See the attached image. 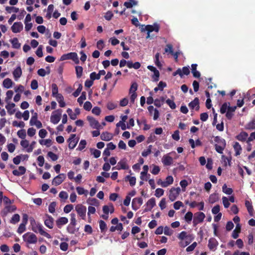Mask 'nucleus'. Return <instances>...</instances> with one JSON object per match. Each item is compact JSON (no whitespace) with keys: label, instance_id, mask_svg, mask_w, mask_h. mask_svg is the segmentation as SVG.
Returning a JSON list of instances; mask_svg holds the SVG:
<instances>
[{"label":"nucleus","instance_id":"4d7b16f0","mask_svg":"<svg viewBox=\"0 0 255 255\" xmlns=\"http://www.w3.org/2000/svg\"><path fill=\"white\" fill-rule=\"evenodd\" d=\"M17 134L19 138L23 139L25 138L26 136L25 130L24 129L19 130L17 131Z\"/></svg>","mask_w":255,"mask_h":255},{"label":"nucleus","instance_id":"774afa93","mask_svg":"<svg viewBox=\"0 0 255 255\" xmlns=\"http://www.w3.org/2000/svg\"><path fill=\"white\" fill-rule=\"evenodd\" d=\"M83 107L85 110L89 111L91 110L92 105L90 102L87 101L84 103Z\"/></svg>","mask_w":255,"mask_h":255},{"label":"nucleus","instance_id":"79ce46f5","mask_svg":"<svg viewBox=\"0 0 255 255\" xmlns=\"http://www.w3.org/2000/svg\"><path fill=\"white\" fill-rule=\"evenodd\" d=\"M86 99V93L83 92L81 95L78 98L77 102L79 103L80 105H81L83 103V101Z\"/></svg>","mask_w":255,"mask_h":255},{"label":"nucleus","instance_id":"680f3d73","mask_svg":"<svg viewBox=\"0 0 255 255\" xmlns=\"http://www.w3.org/2000/svg\"><path fill=\"white\" fill-rule=\"evenodd\" d=\"M71 219L70 224L73 226H75L76 225V216L74 213L70 214Z\"/></svg>","mask_w":255,"mask_h":255},{"label":"nucleus","instance_id":"72a5a7b5","mask_svg":"<svg viewBox=\"0 0 255 255\" xmlns=\"http://www.w3.org/2000/svg\"><path fill=\"white\" fill-rule=\"evenodd\" d=\"M75 71L77 78H81L82 75L83 71L82 67L80 66H76L75 67Z\"/></svg>","mask_w":255,"mask_h":255},{"label":"nucleus","instance_id":"864d4df0","mask_svg":"<svg viewBox=\"0 0 255 255\" xmlns=\"http://www.w3.org/2000/svg\"><path fill=\"white\" fill-rule=\"evenodd\" d=\"M76 190L79 195L85 194L86 195L88 193L87 190H85L84 188L81 187H76Z\"/></svg>","mask_w":255,"mask_h":255},{"label":"nucleus","instance_id":"a18cd8bd","mask_svg":"<svg viewBox=\"0 0 255 255\" xmlns=\"http://www.w3.org/2000/svg\"><path fill=\"white\" fill-rule=\"evenodd\" d=\"M56 206V202H51L48 207V211L50 213H54L55 211V207Z\"/></svg>","mask_w":255,"mask_h":255},{"label":"nucleus","instance_id":"4c0bfd02","mask_svg":"<svg viewBox=\"0 0 255 255\" xmlns=\"http://www.w3.org/2000/svg\"><path fill=\"white\" fill-rule=\"evenodd\" d=\"M193 213L189 211L185 214L184 219L188 223H190L193 219Z\"/></svg>","mask_w":255,"mask_h":255},{"label":"nucleus","instance_id":"c03bdc74","mask_svg":"<svg viewBox=\"0 0 255 255\" xmlns=\"http://www.w3.org/2000/svg\"><path fill=\"white\" fill-rule=\"evenodd\" d=\"M86 144H87V142H86V140L82 139L80 141L79 146L77 149L78 150H80V151L82 150L83 149H84L85 148Z\"/></svg>","mask_w":255,"mask_h":255},{"label":"nucleus","instance_id":"9b49d317","mask_svg":"<svg viewBox=\"0 0 255 255\" xmlns=\"http://www.w3.org/2000/svg\"><path fill=\"white\" fill-rule=\"evenodd\" d=\"M117 169V170H121V169H128L129 166L127 164V159L126 158H123L121 159L119 162H118L117 166L113 167L112 169Z\"/></svg>","mask_w":255,"mask_h":255},{"label":"nucleus","instance_id":"3c124183","mask_svg":"<svg viewBox=\"0 0 255 255\" xmlns=\"http://www.w3.org/2000/svg\"><path fill=\"white\" fill-rule=\"evenodd\" d=\"M47 155L54 161L57 160L58 158V155L52 151H49L47 153Z\"/></svg>","mask_w":255,"mask_h":255},{"label":"nucleus","instance_id":"c9c22d12","mask_svg":"<svg viewBox=\"0 0 255 255\" xmlns=\"http://www.w3.org/2000/svg\"><path fill=\"white\" fill-rule=\"evenodd\" d=\"M99 223L101 232L102 233H105L107 229L106 223L104 221L101 220L99 221Z\"/></svg>","mask_w":255,"mask_h":255},{"label":"nucleus","instance_id":"e2e57ef3","mask_svg":"<svg viewBox=\"0 0 255 255\" xmlns=\"http://www.w3.org/2000/svg\"><path fill=\"white\" fill-rule=\"evenodd\" d=\"M37 113H34L33 115H32L30 120L29 124L30 126H33V123L37 122Z\"/></svg>","mask_w":255,"mask_h":255},{"label":"nucleus","instance_id":"a878e982","mask_svg":"<svg viewBox=\"0 0 255 255\" xmlns=\"http://www.w3.org/2000/svg\"><path fill=\"white\" fill-rule=\"evenodd\" d=\"M234 149L235 151V156H237L241 153L242 148L241 145L238 142H235L233 145Z\"/></svg>","mask_w":255,"mask_h":255},{"label":"nucleus","instance_id":"2eb2a0df","mask_svg":"<svg viewBox=\"0 0 255 255\" xmlns=\"http://www.w3.org/2000/svg\"><path fill=\"white\" fill-rule=\"evenodd\" d=\"M155 205L156 202L155 198L153 197L150 198L146 203V207L144 209V212L150 211Z\"/></svg>","mask_w":255,"mask_h":255},{"label":"nucleus","instance_id":"f257e3e1","mask_svg":"<svg viewBox=\"0 0 255 255\" xmlns=\"http://www.w3.org/2000/svg\"><path fill=\"white\" fill-rule=\"evenodd\" d=\"M214 141L216 143L215 144L216 151L219 153H223L226 146V140L219 136H216L214 137Z\"/></svg>","mask_w":255,"mask_h":255},{"label":"nucleus","instance_id":"052dcab7","mask_svg":"<svg viewBox=\"0 0 255 255\" xmlns=\"http://www.w3.org/2000/svg\"><path fill=\"white\" fill-rule=\"evenodd\" d=\"M90 77L92 81H94L95 80H99L100 79V77L99 75V74H97L95 72L91 73L90 75Z\"/></svg>","mask_w":255,"mask_h":255},{"label":"nucleus","instance_id":"37998d69","mask_svg":"<svg viewBox=\"0 0 255 255\" xmlns=\"http://www.w3.org/2000/svg\"><path fill=\"white\" fill-rule=\"evenodd\" d=\"M90 151L92 154H93L95 158H97L101 155V151L98 149L94 148H91Z\"/></svg>","mask_w":255,"mask_h":255},{"label":"nucleus","instance_id":"ea45409f","mask_svg":"<svg viewBox=\"0 0 255 255\" xmlns=\"http://www.w3.org/2000/svg\"><path fill=\"white\" fill-rule=\"evenodd\" d=\"M15 105L14 103L9 104L5 106V108L7 109L8 113L9 115H12L15 112V110L13 109L11 110V109L15 107Z\"/></svg>","mask_w":255,"mask_h":255},{"label":"nucleus","instance_id":"f3484780","mask_svg":"<svg viewBox=\"0 0 255 255\" xmlns=\"http://www.w3.org/2000/svg\"><path fill=\"white\" fill-rule=\"evenodd\" d=\"M11 29L13 33L20 32L23 29V24L21 22H15L11 27Z\"/></svg>","mask_w":255,"mask_h":255},{"label":"nucleus","instance_id":"13d9d810","mask_svg":"<svg viewBox=\"0 0 255 255\" xmlns=\"http://www.w3.org/2000/svg\"><path fill=\"white\" fill-rule=\"evenodd\" d=\"M12 126L13 127H20L21 128H23L25 126V124L23 122L20 121L18 123L17 121H14L12 122Z\"/></svg>","mask_w":255,"mask_h":255},{"label":"nucleus","instance_id":"473e14b6","mask_svg":"<svg viewBox=\"0 0 255 255\" xmlns=\"http://www.w3.org/2000/svg\"><path fill=\"white\" fill-rule=\"evenodd\" d=\"M219 200L218 194L213 193L210 195L209 198V202L211 203H214Z\"/></svg>","mask_w":255,"mask_h":255},{"label":"nucleus","instance_id":"20e7f679","mask_svg":"<svg viewBox=\"0 0 255 255\" xmlns=\"http://www.w3.org/2000/svg\"><path fill=\"white\" fill-rule=\"evenodd\" d=\"M159 25L157 23H154L153 25H147L145 26V27L141 28V31H147V36L146 37V38H148L150 37V33L154 31L156 32H158L159 30Z\"/></svg>","mask_w":255,"mask_h":255},{"label":"nucleus","instance_id":"aec40b11","mask_svg":"<svg viewBox=\"0 0 255 255\" xmlns=\"http://www.w3.org/2000/svg\"><path fill=\"white\" fill-rule=\"evenodd\" d=\"M189 107L191 109H194L196 107V110L198 111L200 108L199 99L197 97L195 98L193 101L189 104Z\"/></svg>","mask_w":255,"mask_h":255},{"label":"nucleus","instance_id":"4be33fe9","mask_svg":"<svg viewBox=\"0 0 255 255\" xmlns=\"http://www.w3.org/2000/svg\"><path fill=\"white\" fill-rule=\"evenodd\" d=\"M68 222V219L66 217H60L56 221V224L57 226L59 228H61V227L66 224Z\"/></svg>","mask_w":255,"mask_h":255},{"label":"nucleus","instance_id":"49530a36","mask_svg":"<svg viewBox=\"0 0 255 255\" xmlns=\"http://www.w3.org/2000/svg\"><path fill=\"white\" fill-rule=\"evenodd\" d=\"M5 10L8 13H11V12L17 13L19 11V8L13 6H6Z\"/></svg>","mask_w":255,"mask_h":255},{"label":"nucleus","instance_id":"9d476101","mask_svg":"<svg viewBox=\"0 0 255 255\" xmlns=\"http://www.w3.org/2000/svg\"><path fill=\"white\" fill-rule=\"evenodd\" d=\"M180 188L179 187L174 188L172 187L170 190L169 194V200L173 202L176 200L180 192Z\"/></svg>","mask_w":255,"mask_h":255},{"label":"nucleus","instance_id":"412c9836","mask_svg":"<svg viewBox=\"0 0 255 255\" xmlns=\"http://www.w3.org/2000/svg\"><path fill=\"white\" fill-rule=\"evenodd\" d=\"M26 168L24 166H20L18 167V170L15 169L12 171V174L14 176H19L25 174Z\"/></svg>","mask_w":255,"mask_h":255},{"label":"nucleus","instance_id":"6e6552de","mask_svg":"<svg viewBox=\"0 0 255 255\" xmlns=\"http://www.w3.org/2000/svg\"><path fill=\"white\" fill-rule=\"evenodd\" d=\"M79 140V137H76V134H71L67 140L69 143L68 147L70 149H74L76 146Z\"/></svg>","mask_w":255,"mask_h":255},{"label":"nucleus","instance_id":"a211bd4d","mask_svg":"<svg viewBox=\"0 0 255 255\" xmlns=\"http://www.w3.org/2000/svg\"><path fill=\"white\" fill-rule=\"evenodd\" d=\"M47 219L44 220L45 225L49 229L53 227L54 219L50 215H46Z\"/></svg>","mask_w":255,"mask_h":255},{"label":"nucleus","instance_id":"7c9ffc66","mask_svg":"<svg viewBox=\"0 0 255 255\" xmlns=\"http://www.w3.org/2000/svg\"><path fill=\"white\" fill-rule=\"evenodd\" d=\"M10 42L12 44V46L13 48L19 49L20 47L21 44L18 42V40L17 38L15 37L10 40Z\"/></svg>","mask_w":255,"mask_h":255},{"label":"nucleus","instance_id":"8fccbe9b","mask_svg":"<svg viewBox=\"0 0 255 255\" xmlns=\"http://www.w3.org/2000/svg\"><path fill=\"white\" fill-rule=\"evenodd\" d=\"M166 104L169 106V107L171 109H175L176 107V104L173 101L169 99H168L167 100H166Z\"/></svg>","mask_w":255,"mask_h":255},{"label":"nucleus","instance_id":"1a4fd4ad","mask_svg":"<svg viewBox=\"0 0 255 255\" xmlns=\"http://www.w3.org/2000/svg\"><path fill=\"white\" fill-rule=\"evenodd\" d=\"M75 210L76 211L78 215L82 219H86L87 208L85 206H83L82 204H78L75 207Z\"/></svg>","mask_w":255,"mask_h":255},{"label":"nucleus","instance_id":"6ab92c4d","mask_svg":"<svg viewBox=\"0 0 255 255\" xmlns=\"http://www.w3.org/2000/svg\"><path fill=\"white\" fill-rule=\"evenodd\" d=\"M218 245V243L215 238H212L209 239L208 246L210 250H215Z\"/></svg>","mask_w":255,"mask_h":255},{"label":"nucleus","instance_id":"a19ab883","mask_svg":"<svg viewBox=\"0 0 255 255\" xmlns=\"http://www.w3.org/2000/svg\"><path fill=\"white\" fill-rule=\"evenodd\" d=\"M222 190L224 193L228 195H231L233 192V189L231 188H228L226 184L223 185Z\"/></svg>","mask_w":255,"mask_h":255},{"label":"nucleus","instance_id":"bf43d9fd","mask_svg":"<svg viewBox=\"0 0 255 255\" xmlns=\"http://www.w3.org/2000/svg\"><path fill=\"white\" fill-rule=\"evenodd\" d=\"M39 142L40 144H41V145L44 144V145H46L47 147H49L50 146L52 141L50 139H46L45 140H43L42 139L39 140Z\"/></svg>","mask_w":255,"mask_h":255},{"label":"nucleus","instance_id":"5fc2aeb1","mask_svg":"<svg viewBox=\"0 0 255 255\" xmlns=\"http://www.w3.org/2000/svg\"><path fill=\"white\" fill-rule=\"evenodd\" d=\"M151 147L152 145H149L148 148L146 150H144L141 153V155L143 157H146L147 155H148L151 152Z\"/></svg>","mask_w":255,"mask_h":255},{"label":"nucleus","instance_id":"338daca9","mask_svg":"<svg viewBox=\"0 0 255 255\" xmlns=\"http://www.w3.org/2000/svg\"><path fill=\"white\" fill-rule=\"evenodd\" d=\"M73 209V205L72 204H68L66 205L64 208V212L65 213H69Z\"/></svg>","mask_w":255,"mask_h":255},{"label":"nucleus","instance_id":"423d86ee","mask_svg":"<svg viewBox=\"0 0 255 255\" xmlns=\"http://www.w3.org/2000/svg\"><path fill=\"white\" fill-rule=\"evenodd\" d=\"M23 240L28 244H35L37 242L36 236L30 232H27L23 235Z\"/></svg>","mask_w":255,"mask_h":255},{"label":"nucleus","instance_id":"0eeeda50","mask_svg":"<svg viewBox=\"0 0 255 255\" xmlns=\"http://www.w3.org/2000/svg\"><path fill=\"white\" fill-rule=\"evenodd\" d=\"M62 112V110L60 109L53 111L50 117V122L55 125L58 124L61 119Z\"/></svg>","mask_w":255,"mask_h":255},{"label":"nucleus","instance_id":"e433bc0d","mask_svg":"<svg viewBox=\"0 0 255 255\" xmlns=\"http://www.w3.org/2000/svg\"><path fill=\"white\" fill-rule=\"evenodd\" d=\"M126 180H128L130 186H133L136 183V178L134 176L127 175L126 177Z\"/></svg>","mask_w":255,"mask_h":255},{"label":"nucleus","instance_id":"39448f33","mask_svg":"<svg viewBox=\"0 0 255 255\" xmlns=\"http://www.w3.org/2000/svg\"><path fill=\"white\" fill-rule=\"evenodd\" d=\"M205 218V215L201 212H198L194 214L193 220V225L196 227L198 224L203 222Z\"/></svg>","mask_w":255,"mask_h":255},{"label":"nucleus","instance_id":"c756f323","mask_svg":"<svg viewBox=\"0 0 255 255\" xmlns=\"http://www.w3.org/2000/svg\"><path fill=\"white\" fill-rule=\"evenodd\" d=\"M141 66V64L138 62H136L134 63L132 62L131 61H128V67L129 68H134V69H138Z\"/></svg>","mask_w":255,"mask_h":255},{"label":"nucleus","instance_id":"603ef678","mask_svg":"<svg viewBox=\"0 0 255 255\" xmlns=\"http://www.w3.org/2000/svg\"><path fill=\"white\" fill-rule=\"evenodd\" d=\"M230 105V103H224L221 106L220 108V112L221 114H224L226 112L227 110H228V105Z\"/></svg>","mask_w":255,"mask_h":255},{"label":"nucleus","instance_id":"cd10ccee","mask_svg":"<svg viewBox=\"0 0 255 255\" xmlns=\"http://www.w3.org/2000/svg\"><path fill=\"white\" fill-rule=\"evenodd\" d=\"M22 75V70L20 66L17 67L13 71V75L15 80L20 78Z\"/></svg>","mask_w":255,"mask_h":255},{"label":"nucleus","instance_id":"6e6d98bb","mask_svg":"<svg viewBox=\"0 0 255 255\" xmlns=\"http://www.w3.org/2000/svg\"><path fill=\"white\" fill-rule=\"evenodd\" d=\"M164 51L166 53L169 52L171 54H173V46L170 44H167Z\"/></svg>","mask_w":255,"mask_h":255},{"label":"nucleus","instance_id":"ddd939ff","mask_svg":"<svg viewBox=\"0 0 255 255\" xmlns=\"http://www.w3.org/2000/svg\"><path fill=\"white\" fill-rule=\"evenodd\" d=\"M87 120L89 122L90 126L93 128H96L97 129H99L101 128V125L99 122L96 120L94 118L91 116H87Z\"/></svg>","mask_w":255,"mask_h":255},{"label":"nucleus","instance_id":"b1692460","mask_svg":"<svg viewBox=\"0 0 255 255\" xmlns=\"http://www.w3.org/2000/svg\"><path fill=\"white\" fill-rule=\"evenodd\" d=\"M248 136V134L245 131L241 132L238 135L236 136V138L240 141H245Z\"/></svg>","mask_w":255,"mask_h":255},{"label":"nucleus","instance_id":"0e129e2a","mask_svg":"<svg viewBox=\"0 0 255 255\" xmlns=\"http://www.w3.org/2000/svg\"><path fill=\"white\" fill-rule=\"evenodd\" d=\"M87 201L89 204L92 205L98 206L99 204V201L96 198H89Z\"/></svg>","mask_w":255,"mask_h":255},{"label":"nucleus","instance_id":"58836bf2","mask_svg":"<svg viewBox=\"0 0 255 255\" xmlns=\"http://www.w3.org/2000/svg\"><path fill=\"white\" fill-rule=\"evenodd\" d=\"M79 228L75 229V226H73L69 224L67 227V231L69 233L74 234L76 232L79 230Z\"/></svg>","mask_w":255,"mask_h":255},{"label":"nucleus","instance_id":"bb28decb","mask_svg":"<svg viewBox=\"0 0 255 255\" xmlns=\"http://www.w3.org/2000/svg\"><path fill=\"white\" fill-rule=\"evenodd\" d=\"M112 138V134L108 132H104L101 135V139L104 141H109L111 140Z\"/></svg>","mask_w":255,"mask_h":255},{"label":"nucleus","instance_id":"2f4dec72","mask_svg":"<svg viewBox=\"0 0 255 255\" xmlns=\"http://www.w3.org/2000/svg\"><path fill=\"white\" fill-rule=\"evenodd\" d=\"M12 84L13 82L10 79L6 78L3 80L2 85L4 88L9 89L12 86Z\"/></svg>","mask_w":255,"mask_h":255},{"label":"nucleus","instance_id":"09e8293b","mask_svg":"<svg viewBox=\"0 0 255 255\" xmlns=\"http://www.w3.org/2000/svg\"><path fill=\"white\" fill-rule=\"evenodd\" d=\"M83 86L81 84H79L78 88L77 89V90L73 93V95L74 97H77L81 92V91L82 90Z\"/></svg>","mask_w":255,"mask_h":255},{"label":"nucleus","instance_id":"f8f14e48","mask_svg":"<svg viewBox=\"0 0 255 255\" xmlns=\"http://www.w3.org/2000/svg\"><path fill=\"white\" fill-rule=\"evenodd\" d=\"M143 203V200L141 197L134 198L131 202L132 208L133 210L136 211Z\"/></svg>","mask_w":255,"mask_h":255},{"label":"nucleus","instance_id":"5701e85b","mask_svg":"<svg viewBox=\"0 0 255 255\" xmlns=\"http://www.w3.org/2000/svg\"><path fill=\"white\" fill-rule=\"evenodd\" d=\"M162 162L165 166L170 165L173 162V158L168 155H165L162 158Z\"/></svg>","mask_w":255,"mask_h":255},{"label":"nucleus","instance_id":"dca6fc26","mask_svg":"<svg viewBox=\"0 0 255 255\" xmlns=\"http://www.w3.org/2000/svg\"><path fill=\"white\" fill-rule=\"evenodd\" d=\"M147 68L150 71L153 72L154 74L152 76L153 80L155 82L158 81L159 80L160 75L159 71L157 70L156 68L151 65H148Z\"/></svg>","mask_w":255,"mask_h":255},{"label":"nucleus","instance_id":"7ed1b4c3","mask_svg":"<svg viewBox=\"0 0 255 255\" xmlns=\"http://www.w3.org/2000/svg\"><path fill=\"white\" fill-rule=\"evenodd\" d=\"M70 59L72 60L76 64L79 63V60L77 54L76 52H70L63 54L60 58V61H64Z\"/></svg>","mask_w":255,"mask_h":255},{"label":"nucleus","instance_id":"f704fd0d","mask_svg":"<svg viewBox=\"0 0 255 255\" xmlns=\"http://www.w3.org/2000/svg\"><path fill=\"white\" fill-rule=\"evenodd\" d=\"M20 220V216L18 214L13 215L10 220V223L12 224L17 223Z\"/></svg>","mask_w":255,"mask_h":255},{"label":"nucleus","instance_id":"393cba45","mask_svg":"<svg viewBox=\"0 0 255 255\" xmlns=\"http://www.w3.org/2000/svg\"><path fill=\"white\" fill-rule=\"evenodd\" d=\"M173 182V178L171 176H168L166 178V180L164 182H161V186L162 187H166L169 185H171Z\"/></svg>","mask_w":255,"mask_h":255},{"label":"nucleus","instance_id":"c85d7f7f","mask_svg":"<svg viewBox=\"0 0 255 255\" xmlns=\"http://www.w3.org/2000/svg\"><path fill=\"white\" fill-rule=\"evenodd\" d=\"M245 128L247 130H254L255 129V119L252 120L250 122L247 123Z\"/></svg>","mask_w":255,"mask_h":255},{"label":"nucleus","instance_id":"4468645a","mask_svg":"<svg viewBox=\"0 0 255 255\" xmlns=\"http://www.w3.org/2000/svg\"><path fill=\"white\" fill-rule=\"evenodd\" d=\"M66 176L64 174H60L56 176L52 180V183L55 186H58L61 184L65 180Z\"/></svg>","mask_w":255,"mask_h":255},{"label":"nucleus","instance_id":"de8ad7c7","mask_svg":"<svg viewBox=\"0 0 255 255\" xmlns=\"http://www.w3.org/2000/svg\"><path fill=\"white\" fill-rule=\"evenodd\" d=\"M52 94L54 97V96L58 94V88L57 85L55 83L52 84Z\"/></svg>","mask_w":255,"mask_h":255},{"label":"nucleus","instance_id":"69168bd1","mask_svg":"<svg viewBox=\"0 0 255 255\" xmlns=\"http://www.w3.org/2000/svg\"><path fill=\"white\" fill-rule=\"evenodd\" d=\"M59 197L64 200H66L68 198V195L66 191H61L59 194Z\"/></svg>","mask_w":255,"mask_h":255},{"label":"nucleus","instance_id":"f03ea898","mask_svg":"<svg viewBox=\"0 0 255 255\" xmlns=\"http://www.w3.org/2000/svg\"><path fill=\"white\" fill-rule=\"evenodd\" d=\"M31 225L32 226V230L34 232L36 233L39 232L41 235L45 236L48 239L51 238V235L43 230V226L41 224L39 223H36L33 220V222H31Z\"/></svg>","mask_w":255,"mask_h":255}]
</instances>
